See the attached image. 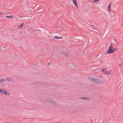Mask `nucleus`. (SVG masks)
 <instances>
[{"label": "nucleus", "instance_id": "nucleus-1", "mask_svg": "<svg viewBox=\"0 0 123 123\" xmlns=\"http://www.w3.org/2000/svg\"><path fill=\"white\" fill-rule=\"evenodd\" d=\"M117 49V47L114 48L112 46V44H111L109 47L106 53L109 54H111L115 51H116Z\"/></svg>", "mask_w": 123, "mask_h": 123}, {"label": "nucleus", "instance_id": "nucleus-2", "mask_svg": "<svg viewBox=\"0 0 123 123\" xmlns=\"http://www.w3.org/2000/svg\"><path fill=\"white\" fill-rule=\"evenodd\" d=\"M44 101H46V102H48L49 103L54 105L55 106L57 105V104L56 103H55V102H54L52 99L49 98H47L46 100H44Z\"/></svg>", "mask_w": 123, "mask_h": 123}, {"label": "nucleus", "instance_id": "nucleus-3", "mask_svg": "<svg viewBox=\"0 0 123 123\" xmlns=\"http://www.w3.org/2000/svg\"><path fill=\"white\" fill-rule=\"evenodd\" d=\"M94 81L95 83L97 84H100L102 82V81L100 79H98L96 78H95Z\"/></svg>", "mask_w": 123, "mask_h": 123}, {"label": "nucleus", "instance_id": "nucleus-4", "mask_svg": "<svg viewBox=\"0 0 123 123\" xmlns=\"http://www.w3.org/2000/svg\"><path fill=\"white\" fill-rule=\"evenodd\" d=\"M95 78L93 77L92 76H91L88 78V79L89 80L91 81H94V79H95Z\"/></svg>", "mask_w": 123, "mask_h": 123}, {"label": "nucleus", "instance_id": "nucleus-5", "mask_svg": "<svg viewBox=\"0 0 123 123\" xmlns=\"http://www.w3.org/2000/svg\"><path fill=\"white\" fill-rule=\"evenodd\" d=\"M3 94H5L6 95H8L10 94L9 93L7 92L6 90H5L4 91V92H3Z\"/></svg>", "mask_w": 123, "mask_h": 123}, {"label": "nucleus", "instance_id": "nucleus-6", "mask_svg": "<svg viewBox=\"0 0 123 123\" xmlns=\"http://www.w3.org/2000/svg\"><path fill=\"white\" fill-rule=\"evenodd\" d=\"M61 52L63 54L66 56L68 57L69 56V55L67 53H65L64 51H62Z\"/></svg>", "mask_w": 123, "mask_h": 123}, {"label": "nucleus", "instance_id": "nucleus-7", "mask_svg": "<svg viewBox=\"0 0 123 123\" xmlns=\"http://www.w3.org/2000/svg\"><path fill=\"white\" fill-rule=\"evenodd\" d=\"M6 17L8 18H13L14 17L13 16H12V15H7L6 16Z\"/></svg>", "mask_w": 123, "mask_h": 123}, {"label": "nucleus", "instance_id": "nucleus-8", "mask_svg": "<svg viewBox=\"0 0 123 123\" xmlns=\"http://www.w3.org/2000/svg\"><path fill=\"white\" fill-rule=\"evenodd\" d=\"M79 98H80L82 99H83L84 100H88L89 99V98H86V97H80Z\"/></svg>", "mask_w": 123, "mask_h": 123}, {"label": "nucleus", "instance_id": "nucleus-9", "mask_svg": "<svg viewBox=\"0 0 123 123\" xmlns=\"http://www.w3.org/2000/svg\"><path fill=\"white\" fill-rule=\"evenodd\" d=\"M24 24V23H22L20 25H19L18 26V28H21L23 27V26Z\"/></svg>", "mask_w": 123, "mask_h": 123}, {"label": "nucleus", "instance_id": "nucleus-10", "mask_svg": "<svg viewBox=\"0 0 123 123\" xmlns=\"http://www.w3.org/2000/svg\"><path fill=\"white\" fill-rule=\"evenodd\" d=\"M101 71L103 72L104 74H106L107 72L106 71H105V69L104 68H103L101 69Z\"/></svg>", "mask_w": 123, "mask_h": 123}, {"label": "nucleus", "instance_id": "nucleus-11", "mask_svg": "<svg viewBox=\"0 0 123 123\" xmlns=\"http://www.w3.org/2000/svg\"><path fill=\"white\" fill-rule=\"evenodd\" d=\"M73 1L74 5H75V4H77V0H73Z\"/></svg>", "mask_w": 123, "mask_h": 123}, {"label": "nucleus", "instance_id": "nucleus-12", "mask_svg": "<svg viewBox=\"0 0 123 123\" xmlns=\"http://www.w3.org/2000/svg\"><path fill=\"white\" fill-rule=\"evenodd\" d=\"M54 38H55L56 39H62V37H59L58 36H55L54 37Z\"/></svg>", "mask_w": 123, "mask_h": 123}, {"label": "nucleus", "instance_id": "nucleus-13", "mask_svg": "<svg viewBox=\"0 0 123 123\" xmlns=\"http://www.w3.org/2000/svg\"><path fill=\"white\" fill-rule=\"evenodd\" d=\"M4 90H5L4 89H0V92L2 94H3V92H4Z\"/></svg>", "mask_w": 123, "mask_h": 123}, {"label": "nucleus", "instance_id": "nucleus-14", "mask_svg": "<svg viewBox=\"0 0 123 123\" xmlns=\"http://www.w3.org/2000/svg\"><path fill=\"white\" fill-rule=\"evenodd\" d=\"M7 80H8L9 81H12V80L11 79V78L9 77H7Z\"/></svg>", "mask_w": 123, "mask_h": 123}, {"label": "nucleus", "instance_id": "nucleus-15", "mask_svg": "<svg viewBox=\"0 0 123 123\" xmlns=\"http://www.w3.org/2000/svg\"><path fill=\"white\" fill-rule=\"evenodd\" d=\"M100 0H94L92 1V3H96L97 1L99 2Z\"/></svg>", "mask_w": 123, "mask_h": 123}, {"label": "nucleus", "instance_id": "nucleus-16", "mask_svg": "<svg viewBox=\"0 0 123 123\" xmlns=\"http://www.w3.org/2000/svg\"><path fill=\"white\" fill-rule=\"evenodd\" d=\"M5 82V81L4 80V79H2L0 80V82L1 83L4 82Z\"/></svg>", "mask_w": 123, "mask_h": 123}, {"label": "nucleus", "instance_id": "nucleus-17", "mask_svg": "<svg viewBox=\"0 0 123 123\" xmlns=\"http://www.w3.org/2000/svg\"><path fill=\"white\" fill-rule=\"evenodd\" d=\"M111 3L108 6V10H110L111 8Z\"/></svg>", "mask_w": 123, "mask_h": 123}, {"label": "nucleus", "instance_id": "nucleus-18", "mask_svg": "<svg viewBox=\"0 0 123 123\" xmlns=\"http://www.w3.org/2000/svg\"><path fill=\"white\" fill-rule=\"evenodd\" d=\"M111 73V72L110 71H108V72L107 71V72L106 73V74H107L108 75H109Z\"/></svg>", "mask_w": 123, "mask_h": 123}, {"label": "nucleus", "instance_id": "nucleus-19", "mask_svg": "<svg viewBox=\"0 0 123 123\" xmlns=\"http://www.w3.org/2000/svg\"><path fill=\"white\" fill-rule=\"evenodd\" d=\"M47 37L49 38V39H51L53 38L51 36H48V37Z\"/></svg>", "mask_w": 123, "mask_h": 123}, {"label": "nucleus", "instance_id": "nucleus-20", "mask_svg": "<svg viewBox=\"0 0 123 123\" xmlns=\"http://www.w3.org/2000/svg\"><path fill=\"white\" fill-rule=\"evenodd\" d=\"M75 6H76V7L77 8H78V5H77V4H75V5H74Z\"/></svg>", "mask_w": 123, "mask_h": 123}, {"label": "nucleus", "instance_id": "nucleus-21", "mask_svg": "<svg viewBox=\"0 0 123 123\" xmlns=\"http://www.w3.org/2000/svg\"><path fill=\"white\" fill-rule=\"evenodd\" d=\"M77 112V111H74V112L73 113H76Z\"/></svg>", "mask_w": 123, "mask_h": 123}, {"label": "nucleus", "instance_id": "nucleus-22", "mask_svg": "<svg viewBox=\"0 0 123 123\" xmlns=\"http://www.w3.org/2000/svg\"><path fill=\"white\" fill-rule=\"evenodd\" d=\"M108 11H110V12H111V10H110H110H108Z\"/></svg>", "mask_w": 123, "mask_h": 123}, {"label": "nucleus", "instance_id": "nucleus-23", "mask_svg": "<svg viewBox=\"0 0 123 123\" xmlns=\"http://www.w3.org/2000/svg\"><path fill=\"white\" fill-rule=\"evenodd\" d=\"M4 14L3 13H1V14Z\"/></svg>", "mask_w": 123, "mask_h": 123}, {"label": "nucleus", "instance_id": "nucleus-24", "mask_svg": "<svg viewBox=\"0 0 123 123\" xmlns=\"http://www.w3.org/2000/svg\"><path fill=\"white\" fill-rule=\"evenodd\" d=\"M119 65V66L120 67L121 66V64H120Z\"/></svg>", "mask_w": 123, "mask_h": 123}, {"label": "nucleus", "instance_id": "nucleus-25", "mask_svg": "<svg viewBox=\"0 0 123 123\" xmlns=\"http://www.w3.org/2000/svg\"><path fill=\"white\" fill-rule=\"evenodd\" d=\"M48 64H49V63H48Z\"/></svg>", "mask_w": 123, "mask_h": 123}]
</instances>
